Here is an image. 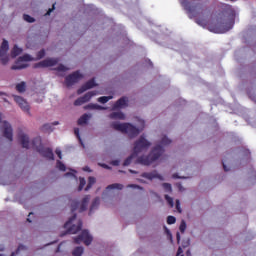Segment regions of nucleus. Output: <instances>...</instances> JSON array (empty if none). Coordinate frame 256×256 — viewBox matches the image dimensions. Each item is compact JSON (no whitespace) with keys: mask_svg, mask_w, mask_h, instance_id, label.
Listing matches in <instances>:
<instances>
[{"mask_svg":"<svg viewBox=\"0 0 256 256\" xmlns=\"http://www.w3.org/2000/svg\"><path fill=\"white\" fill-rule=\"evenodd\" d=\"M235 17V9L230 5L224 6L217 15L216 25H210L209 31L212 33H227V31H231L233 25H235Z\"/></svg>","mask_w":256,"mask_h":256,"instance_id":"1","label":"nucleus"},{"mask_svg":"<svg viewBox=\"0 0 256 256\" xmlns=\"http://www.w3.org/2000/svg\"><path fill=\"white\" fill-rule=\"evenodd\" d=\"M151 147V142L145 139V136H140V138L134 143L133 153L124 160L123 166L129 167L131 163H133V159H137V155L139 153H143V151H147V149Z\"/></svg>","mask_w":256,"mask_h":256,"instance_id":"2","label":"nucleus"},{"mask_svg":"<svg viewBox=\"0 0 256 256\" xmlns=\"http://www.w3.org/2000/svg\"><path fill=\"white\" fill-rule=\"evenodd\" d=\"M163 153H165L163 146L157 145L152 149L148 156H140L136 158L135 163L140 165H151V163H155V161H157V159H159Z\"/></svg>","mask_w":256,"mask_h":256,"instance_id":"3","label":"nucleus"},{"mask_svg":"<svg viewBox=\"0 0 256 256\" xmlns=\"http://www.w3.org/2000/svg\"><path fill=\"white\" fill-rule=\"evenodd\" d=\"M32 149H35L42 157L53 161L55 159V155L53 154V150L51 148H44L41 144V137H36L31 142Z\"/></svg>","mask_w":256,"mask_h":256,"instance_id":"4","label":"nucleus"},{"mask_svg":"<svg viewBox=\"0 0 256 256\" xmlns=\"http://www.w3.org/2000/svg\"><path fill=\"white\" fill-rule=\"evenodd\" d=\"M112 129L115 131H121V133H127L130 137H137L139 135V128L135 127L131 123H112Z\"/></svg>","mask_w":256,"mask_h":256,"instance_id":"5","label":"nucleus"},{"mask_svg":"<svg viewBox=\"0 0 256 256\" xmlns=\"http://www.w3.org/2000/svg\"><path fill=\"white\" fill-rule=\"evenodd\" d=\"M76 219L77 214H73V216L64 224V229H67V231L61 234V237H65L67 234L75 235L76 233H79L81 229H83V221L81 220H78L77 225L73 224L71 226V223H73Z\"/></svg>","mask_w":256,"mask_h":256,"instance_id":"6","label":"nucleus"},{"mask_svg":"<svg viewBox=\"0 0 256 256\" xmlns=\"http://www.w3.org/2000/svg\"><path fill=\"white\" fill-rule=\"evenodd\" d=\"M74 243L76 245H81V243H84V245L89 246L91 243H93V236L89 234V231L83 230L80 235L74 238Z\"/></svg>","mask_w":256,"mask_h":256,"instance_id":"7","label":"nucleus"},{"mask_svg":"<svg viewBox=\"0 0 256 256\" xmlns=\"http://www.w3.org/2000/svg\"><path fill=\"white\" fill-rule=\"evenodd\" d=\"M80 79H83V74H81L79 71H75L74 73L66 76L65 84L67 87H72V85H75V83H79Z\"/></svg>","mask_w":256,"mask_h":256,"instance_id":"8","label":"nucleus"},{"mask_svg":"<svg viewBox=\"0 0 256 256\" xmlns=\"http://www.w3.org/2000/svg\"><path fill=\"white\" fill-rule=\"evenodd\" d=\"M59 63V58H47L36 64H34V69L45 68V67H55Z\"/></svg>","mask_w":256,"mask_h":256,"instance_id":"9","label":"nucleus"},{"mask_svg":"<svg viewBox=\"0 0 256 256\" xmlns=\"http://www.w3.org/2000/svg\"><path fill=\"white\" fill-rule=\"evenodd\" d=\"M95 95H98L97 91H90L88 93H86L84 96L79 97L78 99H76L74 101V105L76 107H79L85 103H88V101H91V98L95 97Z\"/></svg>","mask_w":256,"mask_h":256,"instance_id":"10","label":"nucleus"},{"mask_svg":"<svg viewBox=\"0 0 256 256\" xmlns=\"http://www.w3.org/2000/svg\"><path fill=\"white\" fill-rule=\"evenodd\" d=\"M14 101L15 103H17V105H19L22 111H24L25 113H28V115H31V112H30L31 108L29 107V103L26 102V100H24L23 97L15 95Z\"/></svg>","mask_w":256,"mask_h":256,"instance_id":"11","label":"nucleus"},{"mask_svg":"<svg viewBox=\"0 0 256 256\" xmlns=\"http://www.w3.org/2000/svg\"><path fill=\"white\" fill-rule=\"evenodd\" d=\"M4 131L3 135L8 141H13V128L11 127V124L9 122L4 121L3 123Z\"/></svg>","mask_w":256,"mask_h":256,"instance_id":"12","label":"nucleus"},{"mask_svg":"<svg viewBox=\"0 0 256 256\" xmlns=\"http://www.w3.org/2000/svg\"><path fill=\"white\" fill-rule=\"evenodd\" d=\"M93 87H97V84L95 83V78L90 79L87 81L81 88L77 90L78 95H81L82 93H85V91H88V89H93Z\"/></svg>","mask_w":256,"mask_h":256,"instance_id":"13","label":"nucleus"},{"mask_svg":"<svg viewBox=\"0 0 256 256\" xmlns=\"http://www.w3.org/2000/svg\"><path fill=\"white\" fill-rule=\"evenodd\" d=\"M127 101L128 100L126 97L118 99L112 106L113 111H117V109H123V107H127Z\"/></svg>","mask_w":256,"mask_h":256,"instance_id":"14","label":"nucleus"},{"mask_svg":"<svg viewBox=\"0 0 256 256\" xmlns=\"http://www.w3.org/2000/svg\"><path fill=\"white\" fill-rule=\"evenodd\" d=\"M141 177H144V179H149L150 181H153V179H163L161 175L157 173V171L144 172L142 173Z\"/></svg>","mask_w":256,"mask_h":256,"instance_id":"15","label":"nucleus"},{"mask_svg":"<svg viewBox=\"0 0 256 256\" xmlns=\"http://www.w3.org/2000/svg\"><path fill=\"white\" fill-rule=\"evenodd\" d=\"M18 139L24 149H29V136L27 134H19Z\"/></svg>","mask_w":256,"mask_h":256,"instance_id":"16","label":"nucleus"},{"mask_svg":"<svg viewBox=\"0 0 256 256\" xmlns=\"http://www.w3.org/2000/svg\"><path fill=\"white\" fill-rule=\"evenodd\" d=\"M91 200V196L87 195L82 199V202L79 207V213H83V211H87V206L89 205V201Z\"/></svg>","mask_w":256,"mask_h":256,"instance_id":"17","label":"nucleus"},{"mask_svg":"<svg viewBox=\"0 0 256 256\" xmlns=\"http://www.w3.org/2000/svg\"><path fill=\"white\" fill-rule=\"evenodd\" d=\"M182 5H183L184 9L187 11L190 19L197 17V15L195 14V11H193V8L191 6H189V3L182 2Z\"/></svg>","mask_w":256,"mask_h":256,"instance_id":"18","label":"nucleus"},{"mask_svg":"<svg viewBox=\"0 0 256 256\" xmlns=\"http://www.w3.org/2000/svg\"><path fill=\"white\" fill-rule=\"evenodd\" d=\"M8 51H9V42L7 40H3L0 46V57H3V55H7Z\"/></svg>","mask_w":256,"mask_h":256,"instance_id":"19","label":"nucleus"},{"mask_svg":"<svg viewBox=\"0 0 256 256\" xmlns=\"http://www.w3.org/2000/svg\"><path fill=\"white\" fill-rule=\"evenodd\" d=\"M84 109H91V110H98V111H105V109H107L106 107H103V106H101V105H99V104H93V103H91V104H88V105H86L85 107H84Z\"/></svg>","mask_w":256,"mask_h":256,"instance_id":"20","label":"nucleus"},{"mask_svg":"<svg viewBox=\"0 0 256 256\" xmlns=\"http://www.w3.org/2000/svg\"><path fill=\"white\" fill-rule=\"evenodd\" d=\"M109 117L110 119H120V121H125V114L123 112H112Z\"/></svg>","mask_w":256,"mask_h":256,"instance_id":"21","label":"nucleus"},{"mask_svg":"<svg viewBox=\"0 0 256 256\" xmlns=\"http://www.w3.org/2000/svg\"><path fill=\"white\" fill-rule=\"evenodd\" d=\"M23 53V49L17 47V45H14L12 51H11V57L12 59H15V57H19Z\"/></svg>","mask_w":256,"mask_h":256,"instance_id":"22","label":"nucleus"},{"mask_svg":"<svg viewBox=\"0 0 256 256\" xmlns=\"http://www.w3.org/2000/svg\"><path fill=\"white\" fill-rule=\"evenodd\" d=\"M91 117V114H83L78 119V125H87V121H89V118Z\"/></svg>","mask_w":256,"mask_h":256,"instance_id":"23","label":"nucleus"},{"mask_svg":"<svg viewBox=\"0 0 256 256\" xmlns=\"http://www.w3.org/2000/svg\"><path fill=\"white\" fill-rule=\"evenodd\" d=\"M111 189H118L119 191H121V189H123V184L114 183V184H110L106 187L107 191H111Z\"/></svg>","mask_w":256,"mask_h":256,"instance_id":"24","label":"nucleus"},{"mask_svg":"<svg viewBox=\"0 0 256 256\" xmlns=\"http://www.w3.org/2000/svg\"><path fill=\"white\" fill-rule=\"evenodd\" d=\"M95 183H96L95 177L90 176V177L88 178V184H87V186H86V188H85V191H89V189H91V188L93 187V185H95Z\"/></svg>","mask_w":256,"mask_h":256,"instance_id":"25","label":"nucleus"},{"mask_svg":"<svg viewBox=\"0 0 256 256\" xmlns=\"http://www.w3.org/2000/svg\"><path fill=\"white\" fill-rule=\"evenodd\" d=\"M27 67H29V65L27 64H16V65H13L11 69L12 71H19L21 69H27Z\"/></svg>","mask_w":256,"mask_h":256,"instance_id":"26","label":"nucleus"},{"mask_svg":"<svg viewBox=\"0 0 256 256\" xmlns=\"http://www.w3.org/2000/svg\"><path fill=\"white\" fill-rule=\"evenodd\" d=\"M99 203H100V199H99V197H96L93 200L92 205L90 207V214L93 212V209H97V207H99Z\"/></svg>","mask_w":256,"mask_h":256,"instance_id":"27","label":"nucleus"},{"mask_svg":"<svg viewBox=\"0 0 256 256\" xmlns=\"http://www.w3.org/2000/svg\"><path fill=\"white\" fill-rule=\"evenodd\" d=\"M83 251H84L83 247L78 246V247H76V248L73 250L72 255H73V256H81V255H83Z\"/></svg>","mask_w":256,"mask_h":256,"instance_id":"28","label":"nucleus"},{"mask_svg":"<svg viewBox=\"0 0 256 256\" xmlns=\"http://www.w3.org/2000/svg\"><path fill=\"white\" fill-rule=\"evenodd\" d=\"M111 99H113V96H101L98 98V103H108V101H111Z\"/></svg>","mask_w":256,"mask_h":256,"instance_id":"29","label":"nucleus"},{"mask_svg":"<svg viewBox=\"0 0 256 256\" xmlns=\"http://www.w3.org/2000/svg\"><path fill=\"white\" fill-rule=\"evenodd\" d=\"M25 88V82H21L16 85V90L18 91V93H25Z\"/></svg>","mask_w":256,"mask_h":256,"instance_id":"30","label":"nucleus"},{"mask_svg":"<svg viewBox=\"0 0 256 256\" xmlns=\"http://www.w3.org/2000/svg\"><path fill=\"white\" fill-rule=\"evenodd\" d=\"M54 71L65 73V71H69V68L63 64H60L58 67L54 68Z\"/></svg>","mask_w":256,"mask_h":256,"instance_id":"31","label":"nucleus"},{"mask_svg":"<svg viewBox=\"0 0 256 256\" xmlns=\"http://www.w3.org/2000/svg\"><path fill=\"white\" fill-rule=\"evenodd\" d=\"M197 25H200V27H207V20L203 18H197L196 20Z\"/></svg>","mask_w":256,"mask_h":256,"instance_id":"32","label":"nucleus"},{"mask_svg":"<svg viewBox=\"0 0 256 256\" xmlns=\"http://www.w3.org/2000/svg\"><path fill=\"white\" fill-rule=\"evenodd\" d=\"M79 181H80V184L78 187V191H83V187H85V185H87V181L83 177H80Z\"/></svg>","mask_w":256,"mask_h":256,"instance_id":"33","label":"nucleus"},{"mask_svg":"<svg viewBox=\"0 0 256 256\" xmlns=\"http://www.w3.org/2000/svg\"><path fill=\"white\" fill-rule=\"evenodd\" d=\"M74 135H76V137L79 140V143L82 145V147L85 148V144H83V140H81V135L79 134V128L74 129Z\"/></svg>","mask_w":256,"mask_h":256,"instance_id":"34","label":"nucleus"},{"mask_svg":"<svg viewBox=\"0 0 256 256\" xmlns=\"http://www.w3.org/2000/svg\"><path fill=\"white\" fill-rule=\"evenodd\" d=\"M23 19L27 23H35V18L31 17L29 14H24Z\"/></svg>","mask_w":256,"mask_h":256,"instance_id":"35","label":"nucleus"},{"mask_svg":"<svg viewBox=\"0 0 256 256\" xmlns=\"http://www.w3.org/2000/svg\"><path fill=\"white\" fill-rule=\"evenodd\" d=\"M18 61H33V57H31L29 54H25L19 57Z\"/></svg>","mask_w":256,"mask_h":256,"instance_id":"36","label":"nucleus"},{"mask_svg":"<svg viewBox=\"0 0 256 256\" xmlns=\"http://www.w3.org/2000/svg\"><path fill=\"white\" fill-rule=\"evenodd\" d=\"M56 166L59 169V171H66V169H67L65 164H63V162H61V160H58L56 162Z\"/></svg>","mask_w":256,"mask_h":256,"instance_id":"37","label":"nucleus"},{"mask_svg":"<svg viewBox=\"0 0 256 256\" xmlns=\"http://www.w3.org/2000/svg\"><path fill=\"white\" fill-rule=\"evenodd\" d=\"M0 60L2 65H7L9 63V56H7V54H4L0 56Z\"/></svg>","mask_w":256,"mask_h":256,"instance_id":"38","label":"nucleus"},{"mask_svg":"<svg viewBox=\"0 0 256 256\" xmlns=\"http://www.w3.org/2000/svg\"><path fill=\"white\" fill-rule=\"evenodd\" d=\"M77 209H79V202L72 201V203H71V211H72V213H75V211H77Z\"/></svg>","mask_w":256,"mask_h":256,"instance_id":"39","label":"nucleus"},{"mask_svg":"<svg viewBox=\"0 0 256 256\" xmlns=\"http://www.w3.org/2000/svg\"><path fill=\"white\" fill-rule=\"evenodd\" d=\"M177 221V218H175V216H168L167 217V224L168 225H175Z\"/></svg>","mask_w":256,"mask_h":256,"instance_id":"40","label":"nucleus"},{"mask_svg":"<svg viewBox=\"0 0 256 256\" xmlns=\"http://www.w3.org/2000/svg\"><path fill=\"white\" fill-rule=\"evenodd\" d=\"M165 200L167 201L168 205L170 207H174L175 203L173 202V198H171L169 195H165L164 196Z\"/></svg>","mask_w":256,"mask_h":256,"instance_id":"41","label":"nucleus"},{"mask_svg":"<svg viewBox=\"0 0 256 256\" xmlns=\"http://www.w3.org/2000/svg\"><path fill=\"white\" fill-rule=\"evenodd\" d=\"M163 189L165 190L166 193H171L173 191V188L171 187V184H169V183H164Z\"/></svg>","mask_w":256,"mask_h":256,"instance_id":"42","label":"nucleus"},{"mask_svg":"<svg viewBox=\"0 0 256 256\" xmlns=\"http://www.w3.org/2000/svg\"><path fill=\"white\" fill-rule=\"evenodd\" d=\"M161 145H171V139L167 138V136H164L161 140Z\"/></svg>","mask_w":256,"mask_h":256,"instance_id":"43","label":"nucleus"},{"mask_svg":"<svg viewBox=\"0 0 256 256\" xmlns=\"http://www.w3.org/2000/svg\"><path fill=\"white\" fill-rule=\"evenodd\" d=\"M43 57H45V49L40 50L39 52H37L36 54V59H43Z\"/></svg>","mask_w":256,"mask_h":256,"instance_id":"44","label":"nucleus"},{"mask_svg":"<svg viewBox=\"0 0 256 256\" xmlns=\"http://www.w3.org/2000/svg\"><path fill=\"white\" fill-rule=\"evenodd\" d=\"M179 229L182 233H185V229H187V224L185 223V220H182Z\"/></svg>","mask_w":256,"mask_h":256,"instance_id":"45","label":"nucleus"},{"mask_svg":"<svg viewBox=\"0 0 256 256\" xmlns=\"http://www.w3.org/2000/svg\"><path fill=\"white\" fill-rule=\"evenodd\" d=\"M42 131H53L50 124H44L42 126Z\"/></svg>","mask_w":256,"mask_h":256,"instance_id":"46","label":"nucleus"},{"mask_svg":"<svg viewBox=\"0 0 256 256\" xmlns=\"http://www.w3.org/2000/svg\"><path fill=\"white\" fill-rule=\"evenodd\" d=\"M176 209H177L178 213L182 212V210H181V202L179 200H176Z\"/></svg>","mask_w":256,"mask_h":256,"instance_id":"47","label":"nucleus"},{"mask_svg":"<svg viewBox=\"0 0 256 256\" xmlns=\"http://www.w3.org/2000/svg\"><path fill=\"white\" fill-rule=\"evenodd\" d=\"M53 11H55V4H53L52 8H50L45 15H51V13H53Z\"/></svg>","mask_w":256,"mask_h":256,"instance_id":"48","label":"nucleus"},{"mask_svg":"<svg viewBox=\"0 0 256 256\" xmlns=\"http://www.w3.org/2000/svg\"><path fill=\"white\" fill-rule=\"evenodd\" d=\"M55 153H56V155L59 157V159H63V156H62V154H61V150L56 149Z\"/></svg>","mask_w":256,"mask_h":256,"instance_id":"49","label":"nucleus"},{"mask_svg":"<svg viewBox=\"0 0 256 256\" xmlns=\"http://www.w3.org/2000/svg\"><path fill=\"white\" fill-rule=\"evenodd\" d=\"M119 163H120L119 160H114L111 162V165H114V167H117V166H119Z\"/></svg>","mask_w":256,"mask_h":256,"instance_id":"50","label":"nucleus"},{"mask_svg":"<svg viewBox=\"0 0 256 256\" xmlns=\"http://www.w3.org/2000/svg\"><path fill=\"white\" fill-rule=\"evenodd\" d=\"M128 187H131L132 189H141L139 185H135V184H130L128 185Z\"/></svg>","mask_w":256,"mask_h":256,"instance_id":"51","label":"nucleus"},{"mask_svg":"<svg viewBox=\"0 0 256 256\" xmlns=\"http://www.w3.org/2000/svg\"><path fill=\"white\" fill-rule=\"evenodd\" d=\"M100 167H103V169H111V167H109V165L107 164H99Z\"/></svg>","mask_w":256,"mask_h":256,"instance_id":"52","label":"nucleus"},{"mask_svg":"<svg viewBox=\"0 0 256 256\" xmlns=\"http://www.w3.org/2000/svg\"><path fill=\"white\" fill-rule=\"evenodd\" d=\"M183 254V248L179 247L177 251V256Z\"/></svg>","mask_w":256,"mask_h":256,"instance_id":"53","label":"nucleus"},{"mask_svg":"<svg viewBox=\"0 0 256 256\" xmlns=\"http://www.w3.org/2000/svg\"><path fill=\"white\" fill-rule=\"evenodd\" d=\"M65 177H75V174L68 172L65 174Z\"/></svg>","mask_w":256,"mask_h":256,"instance_id":"54","label":"nucleus"},{"mask_svg":"<svg viewBox=\"0 0 256 256\" xmlns=\"http://www.w3.org/2000/svg\"><path fill=\"white\" fill-rule=\"evenodd\" d=\"M23 249H25V246L19 245V246H18V249H17V253H19V251H21V250H23Z\"/></svg>","mask_w":256,"mask_h":256,"instance_id":"55","label":"nucleus"},{"mask_svg":"<svg viewBox=\"0 0 256 256\" xmlns=\"http://www.w3.org/2000/svg\"><path fill=\"white\" fill-rule=\"evenodd\" d=\"M224 171H229V168H227V165H225V162H222Z\"/></svg>","mask_w":256,"mask_h":256,"instance_id":"56","label":"nucleus"},{"mask_svg":"<svg viewBox=\"0 0 256 256\" xmlns=\"http://www.w3.org/2000/svg\"><path fill=\"white\" fill-rule=\"evenodd\" d=\"M176 239L177 241H181V234H179V232L176 234Z\"/></svg>","mask_w":256,"mask_h":256,"instance_id":"57","label":"nucleus"},{"mask_svg":"<svg viewBox=\"0 0 256 256\" xmlns=\"http://www.w3.org/2000/svg\"><path fill=\"white\" fill-rule=\"evenodd\" d=\"M173 179H181V177H179V174H173Z\"/></svg>","mask_w":256,"mask_h":256,"instance_id":"58","label":"nucleus"},{"mask_svg":"<svg viewBox=\"0 0 256 256\" xmlns=\"http://www.w3.org/2000/svg\"><path fill=\"white\" fill-rule=\"evenodd\" d=\"M129 173H133L134 175H137V171L129 169Z\"/></svg>","mask_w":256,"mask_h":256,"instance_id":"59","label":"nucleus"},{"mask_svg":"<svg viewBox=\"0 0 256 256\" xmlns=\"http://www.w3.org/2000/svg\"><path fill=\"white\" fill-rule=\"evenodd\" d=\"M59 251H61V245H59L56 249V253H59Z\"/></svg>","mask_w":256,"mask_h":256,"instance_id":"60","label":"nucleus"},{"mask_svg":"<svg viewBox=\"0 0 256 256\" xmlns=\"http://www.w3.org/2000/svg\"><path fill=\"white\" fill-rule=\"evenodd\" d=\"M186 255L191 256V250H187Z\"/></svg>","mask_w":256,"mask_h":256,"instance_id":"61","label":"nucleus"},{"mask_svg":"<svg viewBox=\"0 0 256 256\" xmlns=\"http://www.w3.org/2000/svg\"><path fill=\"white\" fill-rule=\"evenodd\" d=\"M83 169H84V171H91V170L89 169V166H86V167H84Z\"/></svg>","mask_w":256,"mask_h":256,"instance_id":"62","label":"nucleus"},{"mask_svg":"<svg viewBox=\"0 0 256 256\" xmlns=\"http://www.w3.org/2000/svg\"><path fill=\"white\" fill-rule=\"evenodd\" d=\"M52 125H59V122L55 121L52 123Z\"/></svg>","mask_w":256,"mask_h":256,"instance_id":"63","label":"nucleus"},{"mask_svg":"<svg viewBox=\"0 0 256 256\" xmlns=\"http://www.w3.org/2000/svg\"><path fill=\"white\" fill-rule=\"evenodd\" d=\"M1 95H7V94H6L5 92H0V96H1Z\"/></svg>","mask_w":256,"mask_h":256,"instance_id":"64","label":"nucleus"}]
</instances>
